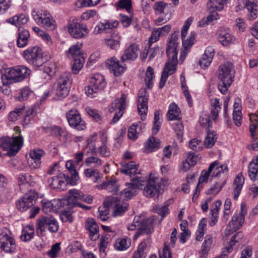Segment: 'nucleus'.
I'll list each match as a JSON object with an SVG mask.
<instances>
[{"instance_id": "nucleus-49", "label": "nucleus", "mask_w": 258, "mask_h": 258, "mask_svg": "<svg viewBox=\"0 0 258 258\" xmlns=\"http://www.w3.org/2000/svg\"><path fill=\"white\" fill-rule=\"evenodd\" d=\"M131 245V241L126 238L118 239L115 242L114 246L115 249L123 251L127 249Z\"/></svg>"}, {"instance_id": "nucleus-22", "label": "nucleus", "mask_w": 258, "mask_h": 258, "mask_svg": "<svg viewBox=\"0 0 258 258\" xmlns=\"http://www.w3.org/2000/svg\"><path fill=\"white\" fill-rule=\"evenodd\" d=\"M0 243L1 248L7 252L11 253L13 252L16 248L15 240L8 235H4L2 236Z\"/></svg>"}, {"instance_id": "nucleus-29", "label": "nucleus", "mask_w": 258, "mask_h": 258, "mask_svg": "<svg viewBox=\"0 0 258 258\" xmlns=\"http://www.w3.org/2000/svg\"><path fill=\"white\" fill-rule=\"evenodd\" d=\"M30 37L28 30L22 28H19L17 40V46L19 47H24L28 44Z\"/></svg>"}, {"instance_id": "nucleus-55", "label": "nucleus", "mask_w": 258, "mask_h": 258, "mask_svg": "<svg viewBox=\"0 0 258 258\" xmlns=\"http://www.w3.org/2000/svg\"><path fill=\"white\" fill-rule=\"evenodd\" d=\"M200 123L202 126L206 129V131L210 130L212 125L210 115L209 114L203 113L200 118Z\"/></svg>"}, {"instance_id": "nucleus-39", "label": "nucleus", "mask_w": 258, "mask_h": 258, "mask_svg": "<svg viewBox=\"0 0 258 258\" xmlns=\"http://www.w3.org/2000/svg\"><path fill=\"white\" fill-rule=\"evenodd\" d=\"M100 187L101 189H106L113 195L116 194L119 190L118 186L116 184V180L115 178L103 182Z\"/></svg>"}, {"instance_id": "nucleus-44", "label": "nucleus", "mask_w": 258, "mask_h": 258, "mask_svg": "<svg viewBox=\"0 0 258 258\" xmlns=\"http://www.w3.org/2000/svg\"><path fill=\"white\" fill-rule=\"evenodd\" d=\"M34 233V229L33 227L32 226L27 225L23 229L20 238L24 241H29L33 238Z\"/></svg>"}, {"instance_id": "nucleus-51", "label": "nucleus", "mask_w": 258, "mask_h": 258, "mask_svg": "<svg viewBox=\"0 0 258 258\" xmlns=\"http://www.w3.org/2000/svg\"><path fill=\"white\" fill-rule=\"evenodd\" d=\"M149 240H144L141 242L138 246V249L135 251L132 258H145L146 254L144 252V250L147 247V241Z\"/></svg>"}, {"instance_id": "nucleus-8", "label": "nucleus", "mask_w": 258, "mask_h": 258, "mask_svg": "<svg viewBox=\"0 0 258 258\" xmlns=\"http://www.w3.org/2000/svg\"><path fill=\"white\" fill-rule=\"evenodd\" d=\"M32 16L37 24L41 25L47 30L52 31L55 29V21L51 14L46 11H33Z\"/></svg>"}, {"instance_id": "nucleus-31", "label": "nucleus", "mask_w": 258, "mask_h": 258, "mask_svg": "<svg viewBox=\"0 0 258 258\" xmlns=\"http://www.w3.org/2000/svg\"><path fill=\"white\" fill-rule=\"evenodd\" d=\"M118 22L117 21H114L111 23H100L95 27L94 29V32L96 34H99L103 33L104 32H108L110 30L116 28L118 26Z\"/></svg>"}, {"instance_id": "nucleus-36", "label": "nucleus", "mask_w": 258, "mask_h": 258, "mask_svg": "<svg viewBox=\"0 0 258 258\" xmlns=\"http://www.w3.org/2000/svg\"><path fill=\"white\" fill-rule=\"evenodd\" d=\"M72 81V78L71 73L64 72L59 76L55 84L62 85L64 87L68 86L71 88Z\"/></svg>"}, {"instance_id": "nucleus-41", "label": "nucleus", "mask_w": 258, "mask_h": 258, "mask_svg": "<svg viewBox=\"0 0 258 258\" xmlns=\"http://www.w3.org/2000/svg\"><path fill=\"white\" fill-rule=\"evenodd\" d=\"M211 114L214 121H216L219 112L221 109L219 100L217 98L211 99Z\"/></svg>"}, {"instance_id": "nucleus-15", "label": "nucleus", "mask_w": 258, "mask_h": 258, "mask_svg": "<svg viewBox=\"0 0 258 258\" xmlns=\"http://www.w3.org/2000/svg\"><path fill=\"white\" fill-rule=\"evenodd\" d=\"M161 183L160 179L154 174H150L146 186L144 188V194L147 197H153L158 195Z\"/></svg>"}, {"instance_id": "nucleus-9", "label": "nucleus", "mask_w": 258, "mask_h": 258, "mask_svg": "<svg viewBox=\"0 0 258 258\" xmlns=\"http://www.w3.org/2000/svg\"><path fill=\"white\" fill-rule=\"evenodd\" d=\"M23 57L30 64L39 67L44 63L42 49L38 46L30 47L23 51Z\"/></svg>"}, {"instance_id": "nucleus-27", "label": "nucleus", "mask_w": 258, "mask_h": 258, "mask_svg": "<svg viewBox=\"0 0 258 258\" xmlns=\"http://www.w3.org/2000/svg\"><path fill=\"white\" fill-rule=\"evenodd\" d=\"M64 179V175L60 173L50 178L48 182L52 188L63 190L66 186Z\"/></svg>"}, {"instance_id": "nucleus-43", "label": "nucleus", "mask_w": 258, "mask_h": 258, "mask_svg": "<svg viewBox=\"0 0 258 258\" xmlns=\"http://www.w3.org/2000/svg\"><path fill=\"white\" fill-rule=\"evenodd\" d=\"M217 135L213 131L209 130L207 131V136L204 141V144L207 148H211L217 140Z\"/></svg>"}, {"instance_id": "nucleus-40", "label": "nucleus", "mask_w": 258, "mask_h": 258, "mask_svg": "<svg viewBox=\"0 0 258 258\" xmlns=\"http://www.w3.org/2000/svg\"><path fill=\"white\" fill-rule=\"evenodd\" d=\"M148 98L142 99L138 100L137 102V107L139 114L141 115V118L144 120L146 118V115L148 111Z\"/></svg>"}, {"instance_id": "nucleus-33", "label": "nucleus", "mask_w": 258, "mask_h": 258, "mask_svg": "<svg viewBox=\"0 0 258 258\" xmlns=\"http://www.w3.org/2000/svg\"><path fill=\"white\" fill-rule=\"evenodd\" d=\"M180 109L175 103L170 104L167 112V117L170 120L180 119Z\"/></svg>"}, {"instance_id": "nucleus-30", "label": "nucleus", "mask_w": 258, "mask_h": 258, "mask_svg": "<svg viewBox=\"0 0 258 258\" xmlns=\"http://www.w3.org/2000/svg\"><path fill=\"white\" fill-rule=\"evenodd\" d=\"M257 4L254 0H247L245 7L249 12L248 19L252 21L257 17Z\"/></svg>"}, {"instance_id": "nucleus-2", "label": "nucleus", "mask_w": 258, "mask_h": 258, "mask_svg": "<svg viewBox=\"0 0 258 258\" xmlns=\"http://www.w3.org/2000/svg\"><path fill=\"white\" fill-rule=\"evenodd\" d=\"M14 131L18 135L13 136L11 138L6 137L0 139V150L7 151L6 154L9 156L15 155L23 145V139L20 135L21 131L19 127L15 126ZM1 154L0 151V156Z\"/></svg>"}, {"instance_id": "nucleus-56", "label": "nucleus", "mask_w": 258, "mask_h": 258, "mask_svg": "<svg viewBox=\"0 0 258 258\" xmlns=\"http://www.w3.org/2000/svg\"><path fill=\"white\" fill-rule=\"evenodd\" d=\"M24 112V106L21 107L16 108L14 110L10 112L9 115V119L11 121L17 120L19 117L22 115Z\"/></svg>"}, {"instance_id": "nucleus-35", "label": "nucleus", "mask_w": 258, "mask_h": 258, "mask_svg": "<svg viewBox=\"0 0 258 258\" xmlns=\"http://www.w3.org/2000/svg\"><path fill=\"white\" fill-rule=\"evenodd\" d=\"M160 147V142L159 140L156 139L152 137L149 138L145 145V149L146 152L149 153L159 149Z\"/></svg>"}, {"instance_id": "nucleus-28", "label": "nucleus", "mask_w": 258, "mask_h": 258, "mask_svg": "<svg viewBox=\"0 0 258 258\" xmlns=\"http://www.w3.org/2000/svg\"><path fill=\"white\" fill-rule=\"evenodd\" d=\"M244 221V215L242 213L235 214L232 217L231 221L229 222L228 227L232 232L239 229Z\"/></svg>"}, {"instance_id": "nucleus-11", "label": "nucleus", "mask_w": 258, "mask_h": 258, "mask_svg": "<svg viewBox=\"0 0 258 258\" xmlns=\"http://www.w3.org/2000/svg\"><path fill=\"white\" fill-rule=\"evenodd\" d=\"M219 163L217 161H214L210 164L209 167L208 171L203 170L201 172V176L199 179V183L197 185L196 192L194 194L192 200L194 201L196 198H197L198 196H196L198 192V188L199 183H202L207 181L208 177L211 172L213 171V173L212 175L213 177L217 176L221 172L227 170L228 167L226 165H221L218 166Z\"/></svg>"}, {"instance_id": "nucleus-25", "label": "nucleus", "mask_w": 258, "mask_h": 258, "mask_svg": "<svg viewBox=\"0 0 258 258\" xmlns=\"http://www.w3.org/2000/svg\"><path fill=\"white\" fill-rule=\"evenodd\" d=\"M86 228L89 232L90 239L95 241L99 237V227L93 219H88L86 222Z\"/></svg>"}, {"instance_id": "nucleus-61", "label": "nucleus", "mask_w": 258, "mask_h": 258, "mask_svg": "<svg viewBox=\"0 0 258 258\" xmlns=\"http://www.w3.org/2000/svg\"><path fill=\"white\" fill-rule=\"evenodd\" d=\"M96 137V135L91 136L88 139H87L86 141V148L84 149V150L89 149V150L91 151L92 154L94 153H96V151L95 145Z\"/></svg>"}, {"instance_id": "nucleus-26", "label": "nucleus", "mask_w": 258, "mask_h": 258, "mask_svg": "<svg viewBox=\"0 0 258 258\" xmlns=\"http://www.w3.org/2000/svg\"><path fill=\"white\" fill-rule=\"evenodd\" d=\"M139 165L136 164L134 162L131 161L128 163L123 164L120 168L121 173L130 176L131 178L132 176H135L140 174V172L138 171Z\"/></svg>"}, {"instance_id": "nucleus-59", "label": "nucleus", "mask_w": 258, "mask_h": 258, "mask_svg": "<svg viewBox=\"0 0 258 258\" xmlns=\"http://www.w3.org/2000/svg\"><path fill=\"white\" fill-rule=\"evenodd\" d=\"M66 166L70 172L72 179L75 181L79 179V176L74 162L72 161H68L66 162Z\"/></svg>"}, {"instance_id": "nucleus-54", "label": "nucleus", "mask_w": 258, "mask_h": 258, "mask_svg": "<svg viewBox=\"0 0 258 258\" xmlns=\"http://www.w3.org/2000/svg\"><path fill=\"white\" fill-rule=\"evenodd\" d=\"M109 242L110 239L107 235L104 236H102L100 239L99 252L100 256L102 257H104L106 256L105 250L109 243Z\"/></svg>"}, {"instance_id": "nucleus-62", "label": "nucleus", "mask_w": 258, "mask_h": 258, "mask_svg": "<svg viewBox=\"0 0 258 258\" xmlns=\"http://www.w3.org/2000/svg\"><path fill=\"white\" fill-rule=\"evenodd\" d=\"M120 9H124L130 14L132 13V6L131 0H119L117 4Z\"/></svg>"}, {"instance_id": "nucleus-38", "label": "nucleus", "mask_w": 258, "mask_h": 258, "mask_svg": "<svg viewBox=\"0 0 258 258\" xmlns=\"http://www.w3.org/2000/svg\"><path fill=\"white\" fill-rule=\"evenodd\" d=\"M248 172L251 180L256 181L258 179V156L249 163Z\"/></svg>"}, {"instance_id": "nucleus-19", "label": "nucleus", "mask_w": 258, "mask_h": 258, "mask_svg": "<svg viewBox=\"0 0 258 258\" xmlns=\"http://www.w3.org/2000/svg\"><path fill=\"white\" fill-rule=\"evenodd\" d=\"M106 66L116 76L122 74L126 69L125 67L119 64V60L114 57L108 59L106 62Z\"/></svg>"}, {"instance_id": "nucleus-52", "label": "nucleus", "mask_w": 258, "mask_h": 258, "mask_svg": "<svg viewBox=\"0 0 258 258\" xmlns=\"http://www.w3.org/2000/svg\"><path fill=\"white\" fill-rule=\"evenodd\" d=\"M210 14L206 17H204L199 22V26L204 27L214 20L219 18L218 14L215 12H210Z\"/></svg>"}, {"instance_id": "nucleus-14", "label": "nucleus", "mask_w": 258, "mask_h": 258, "mask_svg": "<svg viewBox=\"0 0 258 258\" xmlns=\"http://www.w3.org/2000/svg\"><path fill=\"white\" fill-rule=\"evenodd\" d=\"M126 96L124 94H122L120 99H116L114 102L111 104V107L109 111L110 112L116 111V112L111 120V123H116L123 114V110L125 108V101Z\"/></svg>"}, {"instance_id": "nucleus-37", "label": "nucleus", "mask_w": 258, "mask_h": 258, "mask_svg": "<svg viewBox=\"0 0 258 258\" xmlns=\"http://www.w3.org/2000/svg\"><path fill=\"white\" fill-rule=\"evenodd\" d=\"M226 0H209L207 7L210 12L221 11Z\"/></svg>"}, {"instance_id": "nucleus-48", "label": "nucleus", "mask_w": 258, "mask_h": 258, "mask_svg": "<svg viewBox=\"0 0 258 258\" xmlns=\"http://www.w3.org/2000/svg\"><path fill=\"white\" fill-rule=\"evenodd\" d=\"M142 124L141 123L133 124L128 129V137L133 140H135L138 138L137 134L140 133Z\"/></svg>"}, {"instance_id": "nucleus-6", "label": "nucleus", "mask_w": 258, "mask_h": 258, "mask_svg": "<svg viewBox=\"0 0 258 258\" xmlns=\"http://www.w3.org/2000/svg\"><path fill=\"white\" fill-rule=\"evenodd\" d=\"M194 18L192 17H189L184 22L183 27L181 32V38L182 40V46L184 48V50H182L180 53V56L179 61L182 63L183 60L187 54V51L194 44L195 38L196 33L194 32H191L190 33L189 37L185 40L187 31L189 28L192 21Z\"/></svg>"}, {"instance_id": "nucleus-42", "label": "nucleus", "mask_w": 258, "mask_h": 258, "mask_svg": "<svg viewBox=\"0 0 258 258\" xmlns=\"http://www.w3.org/2000/svg\"><path fill=\"white\" fill-rule=\"evenodd\" d=\"M132 182L130 185L133 186L135 189L142 188L147 183V178L145 177L139 176L138 175L131 178Z\"/></svg>"}, {"instance_id": "nucleus-57", "label": "nucleus", "mask_w": 258, "mask_h": 258, "mask_svg": "<svg viewBox=\"0 0 258 258\" xmlns=\"http://www.w3.org/2000/svg\"><path fill=\"white\" fill-rule=\"evenodd\" d=\"M49 130H50V134L53 136H59L60 137H63L65 139L67 138V132L58 126H51Z\"/></svg>"}, {"instance_id": "nucleus-4", "label": "nucleus", "mask_w": 258, "mask_h": 258, "mask_svg": "<svg viewBox=\"0 0 258 258\" xmlns=\"http://www.w3.org/2000/svg\"><path fill=\"white\" fill-rule=\"evenodd\" d=\"M154 219L152 217L144 219L141 216H136L132 223L128 226L127 229L128 230L138 229L133 238V240H136L141 235L151 234L154 231Z\"/></svg>"}, {"instance_id": "nucleus-13", "label": "nucleus", "mask_w": 258, "mask_h": 258, "mask_svg": "<svg viewBox=\"0 0 258 258\" xmlns=\"http://www.w3.org/2000/svg\"><path fill=\"white\" fill-rule=\"evenodd\" d=\"M169 5L162 1L156 2L154 4L153 9L156 15L165 14L164 17H160L155 20L156 25H161L167 22L171 18V14L169 13Z\"/></svg>"}, {"instance_id": "nucleus-24", "label": "nucleus", "mask_w": 258, "mask_h": 258, "mask_svg": "<svg viewBox=\"0 0 258 258\" xmlns=\"http://www.w3.org/2000/svg\"><path fill=\"white\" fill-rule=\"evenodd\" d=\"M138 51L139 48L137 45L131 44L125 50L124 54L122 55L121 57L122 62L135 60L138 57Z\"/></svg>"}, {"instance_id": "nucleus-16", "label": "nucleus", "mask_w": 258, "mask_h": 258, "mask_svg": "<svg viewBox=\"0 0 258 258\" xmlns=\"http://www.w3.org/2000/svg\"><path fill=\"white\" fill-rule=\"evenodd\" d=\"M66 117L71 127L79 131H83L86 128V123L82 119L78 110L74 109L69 110L66 113Z\"/></svg>"}, {"instance_id": "nucleus-50", "label": "nucleus", "mask_w": 258, "mask_h": 258, "mask_svg": "<svg viewBox=\"0 0 258 258\" xmlns=\"http://www.w3.org/2000/svg\"><path fill=\"white\" fill-rule=\"evenodd\" d=\"M103 207H99L98 209L99 215L98 218L102 221H106L109 218V207H111V205L108 204H105V201L103 203Z\"/></svg>"}, {"instance_id": "nucleus-47", "label": "nucleus", "mask_w": 258, "mask_h": 258, "mask_svg": "<svg viewBox=\"0 0 258 258\" xmlns=\"http://www.w3.org/2000/svg\"><path fill=\"white\" fill-rule=\"evenodd\" d=\"M120 37L117 34L111 35L110 38L106 39L105 42L106 44L111 49H116L119 47Z\"/></svg>"}, {"instance_id": "nucleus-53", "label": "nucleus", "mask_w": 258, "mask_h": 258, "mask_svg": "<svg viewBox=\"0 0 258 258\" xmlns=\"http://www.w3.org/2000/svg\"><path fill=\"white\" fill-rule=\"evenodd\" d=\"M55 85L56 95L60 99L64 98L69 95L70 91V87H69L68 86L64 87L62 85L60 86L58 84H55Z\"/></svg>"}, {"instance_id": "nucleus-63", "label": "nucleus", "mask_w": 258, "mask_h": 258, "mask_svg": "<svg viewBox=\"0 0 258 258\" xmlns=\"http://www.w3.org/2000/svg\"><path fill=\"white\" fill-rule=\"evenodd\" d=\"M202 142L197 139H192L189 142V147L193 151H199L202 148Z\"/></svg>"}, {"instance_id": "nucleus-64", "label": "nucleus", "mask_w": 258, "mask_h": 258, "mask_svg": "<svg viewBox=\"0 0 258 258\" xmlns=\"http://www.w3.org/2000/svg\"><path fill=\"white\" fill-rule=\"evenodd\" d=\"M32 177L28 173H22L18 177V181L20 185L25 184H29L32 181Z\"/></svg>"}, {"instance_id": "nucleus-34", "label": "nucleus", "mask_w": 258, "mask_h": 258, "mask_svg": "<svg viewBox=\"0 0 258 258\" xmlns=\"http://www.w3.org/2000/svg\"><path fill=\"white\" fill-rule=\"evenodd\" d=\"M244 182V177L242 173H239L234 180V185L235 187L234 188V199H236L239 196L241 188L243 186Z\"/></svg>"}, {"instance_id": "nucleus-10", "label": "nucleus", "mask_w": 258, "mask_h": 258, "mask_svg": "<svg viewBox=\"0 0 258 258\" xmlns=\"http://www.w3.org/2000/svg\"><path fill=\"white\" fill-rule=\"evenodd\" d=\"M51 233H56L58 229V224L56 219L52 216L42 217L37 221L36 232L38 236L43 235L46 228Z\"/></svg>"}, {"instance_id": "nucleus-1", "label": "nucleus", "mask_w": 258, "mask_h": 258, "mask_svg": "<svg viewBox=\"0 0 258 258\" xmlns=\"http://www.w3.org/2000/svg\"><path fill=\"white\" fill-rule=\"evenodd\" d=\"M178 33L174 32L172 33L168 38L166 48L168 60L166 63L161 75L159 85L160 88H162L164 86L169 76L173 74L176 70L178 54L177 47L179 45Z\"/></svg>"}, {"instance_id": "nucleus-17", "label": "nucleus", "mask_w": 258, "mask_h": 258, "mask_svg": "<svg viewBox=\"0 0 258 258\" xmlns=\"http://www.w3.org/2000/svg\"><path fill=\"white\" fill-rule=\"evenodd\" d=\"M110 204L111 207L114 209L112 213L113 216L121 215L127 210L128 204L120 201L116 197H108L105 200V204Z\"/></svg>"}, {"instance_id": "nucleus-18", "label": "nucleus", "mask_w": 258, "mask_h": 258, "mask_svg": "<svg viewBox=\"0 0 258 258\" xmlns=\"http://www.w3.org/2000/svg\"><path fill=\"white\" fill-rule=\"evenodd\" d=\"M68 31L71 35L75 38H83L88 34L86 26L79 23L77 20L75 19L70 22Z\"/></svg>"}, {"instance_id": "nucleus-58", "label": "nucleus", "mask_w": 258, "mask_h": 258, "mask_svg": "<svg viewBox=\"0 0 258 258\" xmlns=\"http://www.w3.org/2000/svg\"><path fill=\"white\" fill-rule=\"evenodd\" d=\"M154 78V70L151 67H148L146 73L145 81L147 87L150 89L152 87V80Z\"/></svg>"}, {"instance_id": "nucleus-5", "label": "nucleus", "mask_w": 258, "mask_h": 258, "mask_svg": "<svg viewBox=\"0 0 258 258\" xmlns=\"http://www.w3.org/2000/svg\"><path fill=\"white\" fill-rule=\"evenodd\" d=\"M31 71L24 66H18L14 68L7 69L5 75H2L3 84L7 85L23 81L27 78Z\"/></svg>"}, {"instance_id": "nucleus-45", "label": "nucleus", "mask_w": 258, "mask_h": 258, "mask_svg": "<svg viewBox=\"0 0 258 258\" xmlns=\"http://www.w3.org/2000/svg\"><path fill=\"white\" fill-rule=\"evenodd\" d=\"M126 185L127 187L120 192V195L124 197V200L128 201L136 195L137 190L133 186L130 185V183H126Z\"/></svg>"}, {"instance_id": "nucleus-3", "label": "nucleus", "mask_w": 258, "mask_h": 258, "mask_svg": "<svg viewBox=\"0 0 258 258\" xmlns=\"http://www.w3.org/2000/svg\"><path fill=\"white\" fill-rule=\"evenodd\" d=\"M235 72L233 64L226 62L220 65L218 70V78L219 80L218 89L222 94H225L228 87L234 81Z\"/></svg>"}, {"instance_id": "nucleus-20", "label": "nucleus", "mask_w": 258, "mask_h": 258, "mask_svg": "<svg viewBox=\"0 0 258 258\" xmlns=\"http://www.w3.org/2000/svg\"><path fill=\"white\" fill-rule=\"evenodd\" d=\"M219 42L223 46H227L233 42L234 38L228 29L220 28L217 32Z\"/></svg>"}, {"instance_id": "nucleus-60", "label": "nucleus", "mask_w": 258, "mask_h": 258, "mask_svg": "<svg viewBox=\"0 0 258 258\" xmlns=\"http://www.w3.org/2000/svg\"><path fill=\"white\" fill-rule=\"evenodd\" d=\"M243 236L242 232H238L234 234L231 239L229 242V245L228 247H227V251L228 253L230 252L232 249V246L235 244L236 242H238L241 240Z\"/></svg>"}, {"instance_id": "nucleus-7", "label": "nucleus", "mask_w": 258, "mask_h": 258, "mask_svg": "<svg viewBox=\"0 0 258 258\" xmlns=\"http://www.w3.org/2000/svg\"><path fill=\"white\" fill-rule=\"evenodd\" d=\"M82 44L77 43L72 45L68 50V55L72 57L74 60L72 66V72L74 74H77L81 70L85 62V57L81 52V49Z\"/></svg>"}, {"instance_id": "nucleus-32", "label": "nucleus", "mask_w": 258, "mask_h": 258, "mask_svg": "<svg viewBox=\"0 0 258 258\" xmlns=\"http://www.w3.org/2000/svg\"><path fill=\"white\" fill-rule=\"evenodd\" d=\"M213 244V237L210 235L206 236L205 239L202 244L201 250L200 251V257L206 258L208 253Z\"/></svg>"}, {"instance_id": "nucleus-46", "label": "nucleus", "mask_w": 258, "mask_h": 258, "mask_svg": "<svg viewBox=\"0 0 258 258\" xmlns=\"http://www.w3.org/2000/svg\"><path fill=\"white\" fill-rule=\"evenodd\" d=\"M28 21V18L24 14L16 15L13 18H10L9 22L17 27L26 24Z\"/></svg>"}, {"instance_id": "nucleus-23", "label": "nucleus", "mask_w": 258, "mask_h": 258, "mask_svg": "<svg viewBox=\"0 0 258 258\" xmlns=\"http://www.w3.org/2000/svg\"><path fill=\"white\" fill-rule=\"evenodd\" d=\"M69 196L67 200V204L73 206L82 207V205L78 202V200H81L84 197V194L80 190L73 189L69 190Z\"/></svg>"}, {"instance_id": "nucleus-21", "label": "nucleus", "mask_w": 258, "mask_h": 258, "mask_svg": "<svg viewBox=\"0 0 258 258\" xmlns=\"http://www.w3.org/2000/svg\"><path fill=\"white\" fill-rule=\"evenodd\" d=\"M35 199V197L34 195L26 194L17 202L18 209L22 212L27 210L33 205Z\"/></svg>"}, {"instance_id": "nucleus-12", "label": "nucleus", "mask_w": 258, "mask_h": 258, "mask_svg": "<svg viewBox=\"0 0 258 258\" xmlns=\"http://www.w3.org/2000/svg\"><path fill=\"white\" fill-rule=\"evenodd\" d=\"M106 83L103 76L96 74L90 79V84L86 89V93L88 96L95 97L96 94L102 91L105 87Z\"/></svg>"}]
</instances>
